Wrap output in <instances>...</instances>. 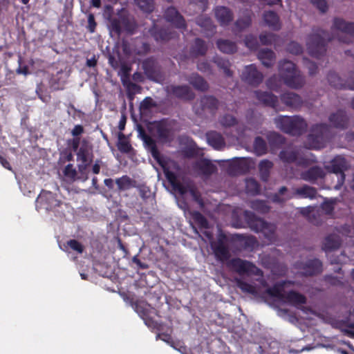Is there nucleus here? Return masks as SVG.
<instances>
[{"instance_id":"nucleus-1","label":"nucleus","mask_w":354,"mask_h":354,"mask_svg":"<svg viewBox=\"0 0 354 354\" xmlns=\"http://www.w3.org/2000/svg\"><path fill=\"white\" fill-rule=\"evenodd\" d=\"M279 73L284 84L289 88L298 89L305 84V77L292 62L288 60L280 62Z\"/></svg>"},{"instance_id":"nucleus-2","label":"nucleus","mask_w":354,"mask_h":354,"mask_svg":"<svg viewBox=\"0 0 354 354\" xmlns=\"http://www.w3.org/2000/svg\"><path fill=\"white\" fill-rule=\"evenodd\" d=\"M243 216L250 228L255 232H262L269 241H274L276 238L277 226L257 217L252 212L245 210Z\"/></svg>"},{"instance_id":"nucleus-3","label":"nucleus","mask_w":354,"mask_h":354,"mask_svg":"<svg viewBox=\"0 0 354 354\" xmlns=\"http://www.w3.org/2000/svg\"><path fill=\"white\" fill-rule=\"evenodd\" d=\"M118 17L119 18H109L111 32L120 36L123 28L124 31L127 34L133 35L138 28V23L134 17L130 16L127 12L124 11L122 9L118 12Z\"/></svg>"},{"instance_id":"nucleus-4","label":"nucleus","mask_w":354,"mask_h":354,"mask_svg":"<svg viewBox=\"0 0 354 354\" xmlns=\"http://www.w3.org/2000/svg\"><path fill=\"white\" fill-rule=\"evenodd\" d=\"M277 127L284 133L301 136L306 131L308 124L300 116H279L275 119Z\"/></svg>"},{"instance_id":"nucleus-5","label":"nucleus","mask_w":354,"mask_h":354,"mask_svg":"<svg viewBox=\"0 0 354 354\" xmlns=\"http://www.w3.org/2000/svg\"><path fill=\"white\" fill-rule=\"evenodd\" d=\"M330 129V126L325 123L313 125L307 137V142L310 148L315 149L322 148L329 138Z\"/></svg>"},{"instance_id":"nucleus-6","label":"nucleus","mask_w":354,"mask_h":354,"mask_svg":"<svg viewBox=\"0 0 354 354\" xmlns=\"http://www.w3.org/2000/svg\"><path fill=\"white\" fill-rule=\"evenodd\" d=\"M231 268L239 274H247L248 276H262L263 271L257 267L253 263L240 258L232 259L230 261Z\"/></svg>"},{"instance_id":"nucleus-7","label":"nucleus","mask_w":354,"mask_h":354,"mask_svg":"<svg viewBox=\"0 0 354 354\" xmlns=\"http://www.w3.org/2000/svg\"><path fill=\"white\" fill-rule=\"evenodd\" d=\"M295 268L301 270L302 276L312 277L320 274L323 270L322 262L318 259H308L306 261H297Z\"/></svg>"},{"instance_id":"nucleus-8","label":"nucleus","mask_w":354,"mask_h":354,"mask_svg":"<svg viewBox=\"0 0 354 354\" xmlns=\"http://www.w3.org/2000/svg\"><path fill=\"white\" fill-rule=\"evenodd\" d=\"M325 169L331 173L339 174L338 184L342 185L345 180L344 171L347 169V162L346 159L341 156H337L332 159L328 165H325Z\"/></svg>"},{"instance_id":"nucleus-9","label":"nucleus","mask_w":354,"mask_h":354,"mask_svg":"<svg viewBox=\"0 0 354 354\" xmlns=\"http://www.w3.org/2000/svg\"><path fill=\"white\" fill-rule=\"evenodd\" d=\"M227 162V172L230 176L245 174L249 172L251 168L250 161L247 158H235Z\"/></svg>"},{"instance_id":"nucleus-10","label":"nucleus","mask_w":354,"mask_h":354,"mask_svg":"<svg viewBox=\"0 0 354 354\" xmlns=\"http://www.w3.org/2000/svg\"><path fill=\"white\" fill-rule=\"evenodd\" d=\"M327 80L329 84L335 88L354 91V73H352L345 81L335 72L330 71L327 75Z\"/></svg>"},{"instance_id":"nucleus-11","label":"nucleus","mask_w":354,"mask_h":354,"mask_svg":"<svg viewBox=\"0 0 354 354\" xmlns=\"http://www.w3.org/2000/svg\"><path fill=\"white\" fill-rule=\"evenodd\" d=\"M241 79L248 84L257 86L262 82L263 75L254 64H250L245 67Z\"/></svg>"},{"instance_id":"nucleus-12","label":"nucleus","mask_w":354,"mask_h":354,"mask_svg":"<svg viewBox=\"0 0 354 354\" xmlns=\"http://www.w3.org/2000/svg\"><path fill=\"white\" fill-rule=\"evenodd\" d=\"M142 67L147 77L152 81L157 82L161 77V73L156 60L149 57L142 62Z\"/></svg>"},{"instance_id":"nucleus-13","label":"nucleus","mask_w":354,"mask_h":354,"mask_svg":"<svg viewBox=\"0 0 354 354\" xmlns=\"http://www.w3.org/2000/svg\"><path fill=\"white\" fill-rule=\"evenodd\" d=\"M192 167L200 176L209 177L217 171L216 166L209 160L201 158L194 162Z\"/></svg>"},{"instance_id":"nucleus-14","label":"nucleus","mask_w":354,"mask_h":354,"mask_svg":"<svg viewBox=\"0 0 354 354\" xmlns=\"http://www.w3.org/2000/svg\"><path fill=\"white\" fill-rule=\"evenodd\" d=\"M37 201L46 210H53L55 207H59L62 205V201L56 198L55 195L50 192L42 190L41 194L37 197Z\"/></svg>"},{"instance_id":"nucleus-15","label":"nucleus","mask_w":354,"mask_h":354,"mask_svg":"<svg viewBox=\"0 0 354 354\" xmlns=\"http://www.w3.org/2000/svg\"><path fill=\"white\" fill-rule=\"evenodd\" d=\"M164 17L167 21L171 23L177 28L185 29L186 28V23L184 17L173 6H170L167 8L164 13Z\"/></svg>"},{"instance_id":"nucleus-16","label":"nucleus","mask_w":354,"mask_h":354,"mask_svg":"<svg viewBox=\"0 0 354 354\" xmlns=\"http://www.w3.org/2000/svg\"><path fill=\"white\" fill-rule=\"evenodd\" d=\"M253 13L251 10H246L234 24L233 32L235 34L240 33L252 25Z\"/></svg>"},{"instance_id":"nucleus-17","label":"nucleus","mask_w":354,"mask_h":354,"mask_svg":"<svg viewBox=\"0 0 354 354\" xmlns=\"http://www.w3.org/2000/svg\"><path fill=\"white\" fill-rule=\"evenodd\" d=\"M331 29L354 37V22L347 21L342 18H334Z\"/></svg>"},{"instance_id":"nucleus-18","label":"nucleus","mask_w":354,"mask_h":354,"mask_svg":"<svg viewBox=\"0 0 354 354\" xmlns=\"http://www.w3.org/2000/svg\"><path fill=\"white\" fill-rule=\"evenodd\" d=\"M324 170L319 166H313L301 173V178L310 183H315L317 180L325 176Z\"/></svg>"},{"instance_id":"nucleus-19","label":"nucleus","mask_w":354,"mask_h":354,"mask_svg":"<svg viewBox=\"0 0 354 354\" xmlns=\"http://www.w3.org/2000/svg\"><path fill=\"white\" fill-rule=\"evenodd\" d=\"M264 24L274 31H278L281 28V22L278 14L273 10L265 11L263 14Z\"/></svg>"},{"instance_id":"nucleus-20","label":"nucleus","mask_w":354,"mask_h":354,"mask_svg":"<svg viewBox=\"0 0 354 354\" xmlns=\"http://www.w3.org/2000/svg\"><path fill=\"white\" fill-rule=\"evenodd\" d=\"M214 14L221 26H227L233 20L232 11L225 6H217L214 9Z\"/></svg>"},{"instance_id":"nucleus-21","label":"nucleus","mask_w":354,"mask_h":354,"mask_svg":"<svg viewBox=\"0 0 354 354\" xmlns=\"http://www.w3.org/2000/svg\"><path fill=\"white\" fill-rule=\"evenodd\" d=\"M328 120L335 128L344 129L348 127V117L344 110L339 109L336 113L330 114Z\"/></svg>"},{"instance_id":"nucleus-22","label":"nucleus","mask_w":354,"mask_h":354,"mask_svg":"<svg viewBox=\"0 0 354 354\" xmlns=\"http://www.w3.org/2000/svg\"><path fill=\"white\" fill-rule=\"evenodd\" d=\"M171 93L178 99L190 101L194 99L195 94L187 85L171 86Z\"/></svg>"},{"instance_id":"nucleus-23","label":"nucleus","mask_w":354,"mask_h":354,"mask_svg":"<svg viewBox=\"0 0 354 354\" xmlns=\"http://www.w3.org/2000/svg\"><path fill=\"white\" fill-rule=\"evenodd\" d=\"M256 98L266 106L276 109L278 106V98L270 92L256 91H254Z\"/></svg>"},{"instance_id":"nucleus-24","label":"nucleus","mask_w":354,"mask_h":354,"mask_svg":"<svg viewBox=\"0 0 354 354\" xmlns=\"http://www.w3.org/2000/svg\"><path fill=\"white\" fill-rule=\"evenodd\" d=\"M218 100L212 95H204L201 98L200 105L203 112L214 115L218 108Z\"/></svg>"},{"instance_id":"nucleus-25","label":"nucleus","mask_w":354,"mask_h":354,"mask_svg":"<svg viewBox=\"0 0 354 354\" xmlns=\"http://www.w3.org/2000/svg\"><path fill=\"white\" fill-rule=\"evenodd\" d=\"M332 36L330 33L322 29H317L309 35L308 44H326V42L332 41Z\"/></svg>"},{"instance_id":"nucleus-26","label":"nucleus","mask_w":354,"mask_h":354,"mask_svg":"<svg viewBox=\"0 0 354 354\" xmlns=\"http://www.w3.org/2000/svg\"><path fill=\"white\" fill-rule=\"evenodd\" d=\"M196 24L202 28L207 37H211L216 32V26L212 19L206 15H201L196 18Z\"/></svg>"},{"instance_id":"nucleus-27","label":"nucleus","mask_w":354,"mask_h":354,"mask_svg":"<svg viewBox=\"0 0 354 354\" xmlns=\"http://www.w3.org/2000/svg\"><path fill=\"white\" fill-rule=\"evenodd\" d=\"M206 138L207 143L214 149L220 150L225 146L224 138L220 133L216 131L207 132Z\"/></svg>"},{"instance_id":"nucleus-28","label":"nucleus","mask_w":354,"mask_h":354,"mask_svg":"<svg viewBox=\"0 0 354 354\" xmlns=\"http://www.w3.org/2000/svg\"><path fill=\"white\" fill-rule=\"evenodd\" d=\"M287 283L292 284L293 282L291 281H281L277 282L274 284L272 287L266 289V292L269 296L283 301L286 294L283 292V290Z\"/></svg>"},{"instance_id":"nucleus-29","label":"nucleus","mask_w":354,"mask_h":354,"mask_svg":"<svg viewBox=\"0 0 354 354\" xmlns=\"http://www.w3.org/2000/svg\"><path fill=\"white\" fill-rule=\"evenodd\" d=\"M92 146L86 140L83 139L81 142V146L77 152V160H80L82 163L92 161L93 154L91 153Z\"/></svg>"},{"instance_id":"nucleus-30","label":"nucleus","mask_w":354,"mask_h":354,"mask_svg":"<svg viewBox=\"0 0 354 354\" xmlns=\"http://www.w3.org/2000/svg\"><path fill=\"white\" fill-rule=\"evenodd\" d=\"M165 176L172 188L180 194L184 195L188 192V186L183 185L173 171H167Z\"/></svg>"},{"instance_id":"nucleus-31","label":"nucleus","mask_w":354,"mask_h":354,"mask_svg":"<svg viewBox=\"0 0 354 354\" xmlns=\"http://www.w3.org/2000/svg\"><path fill=\"white\" fill-rule=\"evenodd\" d=\"M283 301L288 303L292 306H297L298 305L306 304L307 299L305 295L295 290H290L285 294Z\"/></svg>"},{"instance_id":"nucleus-32","label":"nucleus","mask_w":354,"mask_h":354,"mask_svg":"<svg viewBox=\"0 0 354 354\" xmlns=\"http://www.w3.org/2000/svg\"><path fill=\"white\" fill-rule=\"evenodd\" d=\"M281 102L286 106L291 108L297 109L302 104L301 97L292 92L284 93L281 95Z\"/></svg>"},{"instance_id":"nucleus-33","label":"nucleus","mask_w":354,"mask_h":354,"mask_svg":"<svg viewBox=\"0 0 354 354\" xmlns=\"http://www.w3.org/2000/svg\"><path fill=\"white\" fill-rule=\"evenodd\" d=\"M300 213L308 218L309 221L315 225H319L323 223V218L319 210H315L311 206L302 207Z\"/></svg>"},{"instance_id":"nucleus-34","label":"nucleus","mask_w":354,"mask_h":354,"mask_svg":"<svg viewBox=\"0 0 354 354\" xmlns=\"http://www.w3.org/2000/svg\"><path fill=\"white\" fill-rule=\"evenodd\" d=\"M212 248L214 255L218 260L225 261L230 258V254L229 249L222 240H218V242L212 246Z\"/></svg>"},{"instance_id":"nucleus-35","label":"nucleus","mask_w":354,"mask_h":354,"mask_svg":"<svg viewBox=\"0 0 354 354\" xmlns=\"http://www.w3.org/2000/svg\"><path fill=\"white\" fill-rule=\"evenodd\" d=\"M142 139L146 147L149 150L152 157L159 163L161 162L160 153L157 147L156 141L149 136L147 135L144 131L142 133Z\"/></svg>"},{"instance_id":"nucleus-36","label":"nucleus","mask_w":354,"mask_h":354,"mask_svg":"<svg viewBox=\"0 0 354 354\" xmlns=\"http://www.w3.org/2000/svg\"><path fill=\"white\" fill-rule=\"evenodd\" d=\"M295 197L294 193H290L286 186H282L279 191L272 196L273 203L283 204L287 201Z\"/></svg>"},{"instance_id":"nucleus-37","label":"nucleus","mask_w":354,"mask_h":354,"mask_svg":"<svg viewBox=\"0 0 354 354\" xmlns=\"http://www.w3.org/2000/svg\"><path fill=\"white\" fill-rule=\"evenodd\" d=\"M295 196H298L302 198L314 199L317 195V190L315 187L304 185L302 187L295 189L294 192Z\"/></svg>"},{"instance_id":"nucleus-38","label":"nucleus","mask_w":354,"mask_h":354,"mask_svg":"<svg viewBox=\"0 0 354 354\" xmlns=\"http://www.w3.org/2000/svg\"><path fill=\"white\" fill-rule=\"evenodd\" d=\"M274 166V164L272 161L264 159L260 161L259 164V176L260 178L263 182H268L270 176V171Z\"/></svg>"},{"instance_id":"nucleus-39","label":"nucleus","mask_w":354,"mask_h":354,"mask_svg":"<svg viewBox=\"0 0 354 354\" xmlns=\"http://www.w3.org/2000/svg\"><path fill=\"white\" fill-rule=\"evenodd\" d=\"M340 245V237L337 234H331L325 238L322 248L325 251H332L338 249Z\"/></svg>"},{"instance_id":"nucleus-40","label":"nucleus","mask_w":354,"mask_h":354,"mask_svg":"<svg viewBox=\"0 0 354 354\" xmlns=\"http://www.w3.org/2000/svg\"><path fill=\"white\" fill-rule=\"evenodd\" d=\"M258 58L263 66L270 68L274 64L275 54L272 50L263 49L258 53Z\"/></svg>"},{"instance_id":"nucleus-41","label":"nucleus","mask_w":354,"mask_h":354,"mask_svg":"<svg viewBox=\"0 0 354 354\" xmlns=\"http://www.w3.org/2000/svg\"><path fill=\"white\" fill-rule=\"evenodd\" d=\"M150 35L157 41H167L170 36L167 30L159 28L158 24L153 22L152 27L149 29Z\"/></svg>"},{"instance_id":"nucleus-42","label":"nucleus","mask_w":354,"mask_h":354,"mask_svg":"<svg viewBox=\"0 0 354 354\" xmlns=\"http://www.w3.org/2000/svg\"><path fill=\"white\" fill-rule=\"evenodd\" d=\"M189 84L196 90L206 91L209 88L207 82L198 74L192 75L188 80Z\"/></svg>"},{"instance_id":"nucleus-43","label":"nucleus","mask_w":354,"mask_h":354,"mask_svg":"<svg viewBox=\"0 0 354 354\" xmlns=\"http://www.w3.org/2000/svg\"><path fill=\"white\" fill-rule=\"evenodd\" d=\"M156 131L158 137L162 141L166 142L170 136V129L166 122L161 120L155 124Z\"/></svg>"},{"instance_id":"nucleus-44","label":"nucleus","mask_w":354,"mask_h":354,"mask_svg":"<svg viewBox=\"0 0 354 354\" xmlns=\"http://www.w3.org/2000/svg\"><path fill=\"white\" fill-rule=\"evenodd\" d=\"M121 47L122 48L124 53L129 54V50L131 49V46H113V53L109 54V62L110 64L113 67L116 66V65H118V61L120 60V55L119 51Z\"/></svg>"},{"instance_id":"nucleus-45","label":"nucleus","mask_w":354,"mask_h":354,"mask_svg":"<svg viewBox=\"0 0 354 354\" xmlns=\"http://www.w3.org/2000/svg\"><path fill=\"white\" fill-rule=\"evenodd\" d=\"M115 183L120 191H124L136 187V181L131 179L127 175L116 178Z\"/></svg>"},{"instance_id":"nucleus-46","label":"nucleus","mask_w":354,"mask_h":354,"mask_svg":"<svg viewBox=\"0 0 354 354\" xmlns=\"http://www.w3.org/2000/svg\"><path fill=\"white\" fill-rule=\"evenodd\" d=\"M118 142L117 143L118 149L123 153H129L133 150L130 142L126 140L125 135L122 132L118 134Z\"/></svg>"},{"instance_id":"nucleus-47","label":"nucleus","mask_w":354,"mask_h":354,"mask_svg":"<svg viewBox=\"0 0 354 354\" xmlns=\"http://www.w3.org/2000/svg\"><path fill=\"white\" fill-rule=\"evenodd\" d=\"M280 160L284 163H292L297 161L298 153L292 149H283L279 154Z\"/></svg>"},{"instance_id":"nucleus-48","label":"nucleus","mask_w":354,"mask_h":354,"mask_svg":"<svg viewBox=\"0 0 354 354\" xmlns=\"http://www.w3.org/2000/svg\"><path fill=\"white\" fill-rule=\"evenodd\" d=\"M245 192L248 194L256 196L260 194L259 183L254 178H248L245 181Z\"/></svg>"},{"instance_id":"nucleus-49","label":"nucleus","mask_w":354,"mask_h":354,"mask_svg":"<svg viewBox=\"0 0 354 354\" xmlns=\"http://www.w3.org/2000/svg\"><path fill=\"white\" fill-rule=\"evenodd\" d=\"M134 3L145 13H151L155 8L153 0H135Z\"/></svg>"},{"instance_id":"nucleus-50","label":"nucleus","mask_w":354,"mask_h":354,"mask_svg":"<svg viewBox=\"0 0 354 354\" xmlns=\"http://www.w3.org/2000/svg\"><path fill=\"white\" fill-rule=\"evenodd\" d=\"M214 62L218 66V68L223 71V73L226 76L231 77L232 75V71L230 68V63L228 60L216 56L214 57Z\"/></svg>"},{"instance_id":"nucleus-51","label":"nucleus","mask_w":354,"mask_h":354,"mask_svg":"<svg viewBox=\"0 0 354 354\" xmlns=\"http://www.w3.org/2000/svg\"><path fill=\"white\" fill-rule=\"evenodd\" d=\"M327 46H308V53L309 55L317 59H322L326 53Z\"/></svg>"},{"instance_id":"nucleus-52","label":"nucleus","mask_w":354,"mask_h":354,"mask_svg":"<svg viewBox=\"0 0 354 354\" xmlns=\"http://www.w3.org/2000/svg\"><path fill=\"white\" fill-rule=\"evenodd\" d=\"M250 207L261 214L269 212L270 207L268 205L267 201L263 200H254L251 202Z\"/></svg>"},{"instance_id":"nucleus-53","label":"nucleus","mask_w":354,"mask_h":354,"mask_svg":"<svg viewBox=\"0 0 354 354\" xmlns=\"http://www.w3.org/2000/svg\"><path fill=\"white\" fill-rule=\"evenodd\" d=\"M192 218L194 223L203 229H207L209 227V223L207 218L198 211H194L192 214Z\"/></svg>"},{"instance_id":"nucleus-54","label":"nucleus","mask_w":354,"mask_h":354,"mask_svg":"<svg viewBox=\"0 0 354 354\" xmlns=\"http://www.w3.org/2000/svg\"><path fill=\"white\" fill-rule=\"evenodd\" d=\"M254 149L258 156H261L266 153L267 144L263 138L257 136L254 139Z\"/></svg>"},{"instance_id":"nucleus-55","label":"nucleus","mask_w":354,"mask_h":354,"mask_svg":"<svg viewBox=\"0 0 354 354\" xmlns=\"http://www.w3.org/2000/svg\"><path fill=\"white\" fill-rule=\"evenodd\" d=\"M236 283L237 287L240 288L242 292L251 295H255L257 293L256 287L252 284L247 283L241 279H237Z\"/></svg>"},{"instance_id":"nucleus-56","label":"nucleus","mask_w":354,"mask_h":354,"mask_svg":"<svg viewBox=\"0 0 354 354\" xmlns=\"http://www.w3.org/2000/svg\"><path fill=\"white\" fill-rule=\"evenodd\" d=\"M68 248L79 254H82L84 249L83 245L75 239H70L64 244L63 250L64 251H67Z\"/></svg>"},{"instance_id":"nucleus-57","label":"nucleus","mask_w":354,"mask_h":354,"mask_svg":"<svg viewBox=\"0 0 354 354\" xmlns=\"http://www.w3.org/2000/svg\"><path fill=\"white\" fill-rule=\"evenodd\" d=\"M131 71V66L124 63L121 64L120 68L118 71V75L120 77L122 84H125L128 80H130Z\"/></svg>"},{"instance_id":"nucleus-58","label":"nucleus","mask_w":354,"mask_h":354,"mask_svg":"<svg viewBox=\"0 0 354 354\" xmlns=\"http://www.w3.org/2000/svg\"><path fill=\"white\" fill-rule=\"evenodd\" d=\"M321 214L323 221L325 219L324 215H331L334 211V204L332 202L324 201L320 206V209H318Z\"/></svg>"},{"instance_id":"nucleus-59","label":"nucleus","mask_w":354,"mask_h":354,"mask_svg":"<svg viewBox=\"0 0 354 354\" xmlns=\"http://www.w3.org/2000/svg\"><path fill=\"white\" fill-rule=\"evenodd\" d=\"M220 123L223 127H230L237 124V120L234 116L230 114H225L221 118Z\"/></svg>"},{"instance_id":"nucleus-60","label":"nucleus","mask_w":354,"mask_h":354,"mask_svg":"<svg viewBox=\"0 0 354 354\" xmlns=\"http://www.w3.org/2000/svg\"><path fill=\"white\" fill-rule=\"evenodd\" d=\"M127 91L129 97L133 95L135 93H139L141 91V86L136 83L128 80L125 84H122Z\"/></svg>"},{"instance_id":"nucleus-61","label":"nucleus","mask_w":354,"mask_h":354,"mask_svg":"<svg viewBox=\"0 0 354 354\" xmlns=\"http://www.w3.org/2000/svg\"><path fill=\"white\" fill-rule=\"evenodd\" d=\"M142 302H136L135 304V308L136 312L140 314V315L145 320V324H147L148 319V315H149V309L145 308L144 306H145Z\"/></svg>"},{"instance_id":"nucleus-62","label":"nucleus","mask_w":354,"mask_h":354,"mask_svg":"<svg viewBox=\"0 0 354 354\" xmlns=\"http://www.w3.org/2000/svg\"><path fill=\"white\" fill-rule=\"evenodd\" d=\"M157 106V103L151 97H146L140 103V109L147 111Z\"/></svg>"},{"instance_id":"nucleus-63","label":"nucleus","mask_w":354,"mask_h":354,"mask_svg":"<svg viewBox=\"0 0 354 354\" xmlns=\"http://www.w3.org/2000/svg\"><path fill=\"white\" fill-rule=\"evenodd\" d=\"M64 174L71 180H75L77 176V171L72 164H68L64 169Z\"/></svg>"},{"instance_id":"nucleus-64","label":"nucleus","mask_w":354,"mask_h":354,"mask_svg":"<svg viewBox=\"0 0 354 354\" xmlns=\"http://www.w3.org/2000/svg\"><path fill=\"white\" fill-rule=\"evenodd\" d=\"M321 12H326L328 10V4L326 0H309Z\"/></svg>"}]
</instances>
